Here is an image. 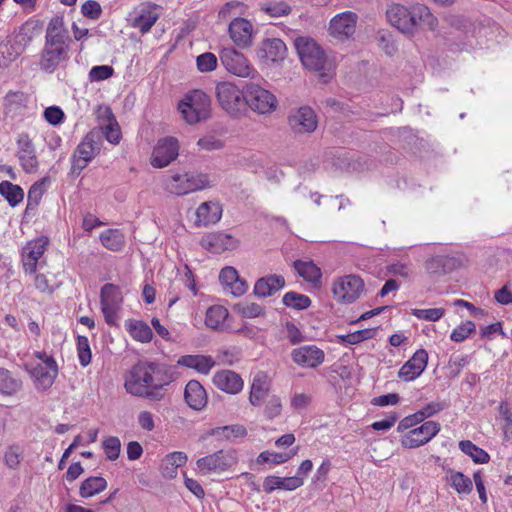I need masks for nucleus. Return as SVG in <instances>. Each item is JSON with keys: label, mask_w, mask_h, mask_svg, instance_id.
Wrapping results in <instances>:
<instances>
[{"label": "nucleus", "mask_w": 512, "mask_h": 512, "mask_svg": "<svg viewBox=\"0 0 512 512\" xmlns=\"http://www.w3.org/2000/svg\"><path fill=\"white\" fill-rule=\"evenodd\" d=\"M459 448L463 453L470 456L476 463L484 464L487 463L490 459L486 451L477 447L469 440L460 441Z\"/></svg>", "instance_id": "de8ad7c7"}, {"label": "nucleus", "mask_w": 512, "mask_h": 512, "mask_svg": "<svg viewBox=\"0 0 512 512\" xmlns=\"http://www.w3.org/2000/svg\"><path fill=\"white\" fill-rule=\"evenodd\" d=\"M385 14L392 27L410 37L422 29L435 31L439 25L438 19L431 9L420 2H413L408 6L401 3H390Z\"/></svg>", "instance_id": "f03ea898"}, {"label": "nucleus", "mask_w": 512, "mask_h": 512, "mask_svg": "<svg viewBox=\"0 0 512 512\" xmlns=\"http://www.w3.org/2000/svg\"><path fill=\"white\" fill-rule=\"evenodd\" d=\"M411 314L419 320L435 322L440 320L444 314V308L412 309Z\"/></svg>", "instance_id": "6e6d98bb"}, {"label": "nucleus", "mask_w": 512, "mask_h": 512, "mask_svg": "<svg viewBox=\"0 0 512 512\" xmlns=\"http://www.w3.org/2000/svg\"><path fill=\"white\" fill-rule=\"evenodd\" d=\"M293 362L301 367L316 368L325 360V353L316 345H304L291 352Z\"/></svg>", "instance_id": "5701e85b"}, {"label": "nucleus", "mask_w": 512, "mask_h": 512, "mask_svg": "<svg viewBox=\"0 0 512 512\" xmlns=\"http://www.w3.org/2000/svg\"><path fill=\"white\" fill-rule=\"evenodd\" d=\"M476 331V325L472 321H466L453 329L450 339L454 342L460 343L470 337Z\"/></svg>", "instance_id": "864d4df0"}, {"label": "nucleus", "mask_w": 512, "mask_h": 512, "mask_svg": "<svg viewBox=\"0 0 512 512\" xmlns=\"http://www.w3.org/2000/svg\"><path fill=\"white\" fill-rule=\"evenodd\" d=\"M446 481L458 494H469L473 489L472 480L459 471L449 469Z\"/></svg>", "instance_id": "4c0bfd02"}, {"label": "nucleus", "mask_w": 512, "mask_h": 512, "mask_svg": "<svg viewBox=\"0 0 512 512\" xmlns=\"http://www.w3.org/2000/svg\"><path fill=\"white\" fill-rule=\"evenodd\" d=\"M331 291L338 303L351 304L363 294L364 282L357 275H344L333 280Z\"/></svg>", "instance_id": "9b49d317"}, {"label": "nucleus", "mask_w": 512, "mask_h": 512, "mask_svg": "<svg viewBox=\"0 0 512 512\" xmlns=\"http://www.w3.org/2000/svg\"><path fill=\"white\" fill-rule=\"evenodd\" d=\"M187 462V456L184 452L175 451L168 454L162 463L163 475L169 478L176 476V470Z\"/></svg>", "instance_id": "a19ab883"}, {"label": "nucleus", "mask_w": 512, "mask_h": 512, "mask_svg": "<svg viewBox=\"0 0 512 512\" xmlns=\"http://www.w3.org/2000/svg\"><path fill=\"white\" fill-rule=\"evenodd\" d=\"M0 195H2L12 207L17 206L24 199L23 189L19 185L9 181H2L0 183Z\"/></svg>", "instance_id": "37998d69"}, {"label": "nucleus", "mask_w": 512, "mask_h": 512, "mask_svg": "<svg viewBox=\"0 0 512 512\" xmlns=\"http://www.w3.org/2000/svg\"><path fill=\"white\" fill-rule=\"evenodd\" d=\"M213 384L226 393L237 394L243 389L244 382L239 374L225 369L214 374Z\"/></svg>", "instance_id": "bb28decb"}, {"label": "nucleus", "mask_w": 512, "mask_h": 512, "mask_svg": "<svg viewBox=\"0 0 512 512\" xmlns=\"http://www.w3.org/2000/svg\"><path fill=\"white\" fill-rule=\"evenodd\" d=\"M304 484L302 477H278V476H267L263 482V490L266 493H271L276 489L285 491H294Z\"/></svg>", "instance_id": "2f4dec72"}, {"label": "nucleus", "mask_w": 512, "mask_h": 512, "mask_svg": "<svg viewBox=\"0 0 512 512\" xmlns=\"http://www.w3.org/2000/svg\"><path fill=\"white\" fill-rule=\"evenodd\" d=\"M285 279L281 275H269L257 280L254 286V293L259 297H268L282 289Z\"/></svg>", "instance_id": "473e14b6"}, {"label": "nucleus", "mask_w": 512, "mask_h": 512, "mask_svg": "<svg viewBox=\"0 0 512 512\" xmlns=\"http://www.w3.org/2000/svg\"><path fill=\"white\" fill-rule=\"evenodd\" d=\"M262 10L271 17H282L291 12V7L288 3L279 1L265 5Z\"/></svg>", "instance_id": "bf43d9fd"}, {"label": "nucleus", "mask_w": 512, "mask_h": 512, "mask_svg": "<svg viewBox=\"0 0 512 512\" xmlns=\"http://www.w3.org/2000/svg\"><path fill=\"white\" fill-rule=\"evenodd\" d=\"M294 46L301 63L306 69L317 72L324 81L333 77L336 67L335 61L325 53L314 39L307 36L297 37Z\"/></svg>", "instance_id": "20e7f679"}, {"label": "nucleus", "mask_w": 512, "mask_h": 512, "mask_svg": "<svg viewBox=\"0 0 512 512\" xmlns=\"http://www.w3.org/2000/svg\"><path fill=\"white\" fill-rule=\"evenodd\" d=\"M102 448L108 460L115 461L121 451L120 439L116 436H109L102 442Z\"/></svg>", "instance_id": "5fc2aeb1"}, {"label": "nucleus", "mask_w": 512, "mask_h": 512, "mask_svg": "<svg viewBox=\"0 0 512 512\" xmlns=\"http://www.w3.org/2000/svg\"><path fill=\"white\" fill-rule=\"evenodd\" d=\"M44 118L48 123L58 125L63 122L64 113L59 107L51 106L45 109Z\"/></svg>", "instance_id": "774afa93"}, {"label": "nucleus", "mask_w": 512, "mask_h": 512, "mask_svg": "<svg viewBox=\"0 0 512 512\" xmlns=\"http://www.w3.org/2000/svg\"><path fill=\"white\" fill-rule=\"evenodd\" d=\"M101 311L107 324L115 325L123 304L121 289L111 283L105 284L100 292Z\"/></svg>", "instance_id": "f8f14e48"}, {"label": "nucleus", "mask_w": 512, "mask_h": 512, "mask_svg": "<svg viewBox=\"0 0 512 512\" xmlns=\"http://www.w3.org/2000/svg\"><path fill=\"white\" fill-rule=\"evenodd\" d=\"M228 33L233 43L239 48H248L252 44L254 28L246 18L235 17L228 26Z\"/></svg>", "instance_id": "412c9836"}, {"label": "nucleus", "mask_w": 512, "mask_h": 512, "mask_svg": "<svg viewBox=\"0 0 512 512\" xmlns=\"http://www.w3.org/2000/svg\"><path fill=\"white\" fill-rule=\"evenodd\" d=\"M22 387V381L14 377L8 370L0 369V393L13 395Z\"/></svg>", "instance_id": "a18cd8bd"}, {"label": "nucleus", "mask_w": 512, "mask_h": 512, "mask_svg": "<svg viewBox=\"0 0 512 512\" xmlns=\"http://www.w3.org/2000/svg\"><path fill=\"white\" fill-rule=\"evenodd\" d=\"M179 155V142L175 137L167 136L157 141L150 159L155 168L167 167Z\"/></svg>", "instance_id": "2eb2a0df"}, {"label": "nucleus", "mask_w": 512, "mask_h": 512, "mask_svg": "<svg viewBox=\"0 0 512 512\" xmlns=\"http://www.w3.org/2000/svg\"><path fill=\"white\" fill-rule=\"evenodd\" d=\"M212 435L217 437H223L227 440L244 437L247 434V430L242 425H230L217 427L212 430Z\"/></svg>", "instance_id": "3c124183"}, {"label": "nucleus", "mask_w": 512, "mask_h": 512, "mask_svg": "<svg viewBox=\"0 0 512 512\" xmlns=\"http://www.w3.org/2000/svg\"><path fill=\"white\" fill-rule=\"evenodd\" d=\"M245 106L252 111L266 115L273 113L278 107L276 96L261 85L250 82L245 85Z\"/></svg>", "instance_id": "6e6552de"}, {"label": "nucleus", "mask_w": 512, "mask_h": 512, "mask_svg": "<svg viewBox=\"0 0 512 512\" xmlns=\"http://www.w3.org/2000/svg\"><path fill=\"white\" fill-rule=\"evenodd\" d=\"M282 301L287 307L297 310H304L311 305V300L308 296L292 291L285 293Z\"/></svg>", "instance_id": "8fccbe9b"}, {"label": "nucleus", "mask_w": 512, "mask_h": 512, "mask_svg": "<svg viewBox=\"0 0 512 512\" xmlns=\"http://www.w3.org/2000/svg\"><path fill=\"white\" fill-rule=\"evenodd\" d=\"M184 396L187 404L194 410H201L207 403L206 391L196 380L187 383Z\"/></svg>", "instance_id": "72a5a7b5"}, {"label": "nucleus", "mask_w": 512, "mask_h": 512, "mask_svg": "<svg viewBox=\"0 0 512 512\" xmlns=\"http://www.w3.org/2000/svg\"><path fill=\"white\" fill-rule=\"evenodd\" d=\"M282 411V404L280 398L277 396H271L267 398L265 405V414L269 419H273L280 415Z\"/></svg>", "instance_id": "0e129e2a"}, {"label": "nucleus", "mask_w": 512, "mask_h": 512, "mask_svg": "<svg viewBox=\"0 0 512 512\" xmlns=\"http://www.w3.org/2000/svg\"><path fill=\"white\" fill-rule=\"evenodd\" d=\"M16 144L17 157L23 170L26 173L36 172L38 169V159L32 139L28 134L21 133L17 137Z\"/></svg>", "instance_id": "6ab92c4d"}, {"label": "nucleus", "mask_w": 512, "mask_h": 512, "mask_svg": "<svg viewBox=\"0 0 512 512\" xmlns=\"http://www.w3.org/2000/svg\"><path fill=\"white\" fill-rule=\"evenodd\" d=\"M70 36L64 25L63 18L53 17L48 23L45 35V45L39 61L40 68L53 72L68 57Z\"/></svg>", "instance_id": "7ed1b4c3"}, {"label": "nucleus", "mask_w": 512, "mask_h": 512, "mask_svg": "<svg viewBox=\"0 0 512 512\" xmlns=\"http://www.w3.org/2000/svg\"><path fill=\"white\" fill-rule=\"evenodd\" d=\"M177 363L178 365L195 369L202 374H208L215 365L213 358L205 355H184L178 359Z\"/></svg>", "instance_id": "f704fd0d"}, {"label": "nucleus", "mask_w": 512, "mask_h": 512, "mask_svg": "<svg viewBox=\"0 0 512 512\" xmlns=\"http://www.w3.org/2000/svg\"><path fill=\"white\" fill-rule=\"evenodd\" d=\"M238 313L245 318H256L263 314L264 309L257 303H240L237 305Z\"/></svg>", "instance_id": "680f3d73"}, {"label": "nucleus", "mask_w": 512, "mask_h": 512, "mask_svg": "<svg viewBox=\"0 0 512 512\" xmlns=\"http://www.w3.org/2000/svg\"><path fill=\"white\" fill-rule=\"evenodd\" d=\"M246 5L239 1L227 2L219 11V18L227 20L229 18L239 17L246 12Z\"/></svg>", "instance_id": "603ef678"}, {"label": "nucleus", "mask_w": 512, "mask_h": 512, "mask_svg": "<svg viewBox=\"0 0 512 512\" xmlns=\"http://www.w3.org/2000/svg\"><path fill=\"white\" fill-rule=\"evenodd\" d=\"M228 315V310L224 306H211L206 311L205 324L213 330L222 329Z\"/></svg>", "instance_id": "ea45409f"}, {"label": "nucleus", "mask_w": 512, "mask_h": 512, "mask_svg": "<svg viewBox=\"0 0 512 512\" xmlns=\"http://www.w3.org/2000/svg\"><path fill=\"white\" fill-rule=\"evenodd\" d=\"M219 280L233 296H242L248 289L247 283L240 279L234 267L227 266L220 271Z\"/></svg>", "instance_id": "c756f323"}, {"label": "nucleus", "mask_w": 512, "mask_h": 512, "mask_svg": "<svg viewBox=\"0 0 512 512\" xmlns=\"http://www.w3.org/2000/svg\"><path fill=\"white\" fill-rule=\"evenodd\" d=\"M25 370L28 372L33 380L35 389L38 391L48 390L55 382L58 375V365L56 361H51L50 364H34V362H27Z\"/></svg>", "instance_id": "4468645a"}, {"label": "nucleus", "mask_w": 512, "mask_h": 512, "mask_svg": "<svg viewBox=\"0 0 512 512\" xmlns=\"http://www.w3.org/2000/svg\"><path fill=\"white\" fill-rule=\"evenodd\" d=\"M446 407L445 403L435 401L426 404L421 410L417 411L415 413V417L420 420L421 422L424 421L426 418L431 417L440 411L444 410Z\"/></svg>", "instance_id": "052dcab7"}, {"label": "nucleus", "mask_w": 512, "mask_h": 512, "mask_svg": "<svg viewBox=\"0 0 512 512\" xmlns=\"http://www.w3.org/2000/svg\"><path fill=\"white\" fill-rule=\"evenodd\" d=\"M98 118L106 140L111 144H118L121 139V131L110 108L100 107L98 110Z\"/></svg>", "instance_id": "c85d7f7f"}, {"label": "nucleus", "mask_w": 512, "mask_h": 512, "mask_svg": "<svg viewBox=\"0 0 512 512\" xmlns=\"http://www.w3.org/2000/svg\"><path fill=\"white\" fill-rule=\"evenodd\" d=\"M238 463V453L234 449L219 450L196 462L199 472L203 475L221 474Z\"/></svg>", "instance_id": "1a4fd4ad"}, {"label": "nucleus", "mask_w": 512, "mask_h": 512, "mask_svg": "<svg viewBox=\"0 0 512 512\" xmlns=\"http://www.w3.org/2000/svg\"><path fill=\"white\" fill-rule=\"evenodd\" d=\"M200 244L205 250L219 254L236 249L239 241L232 235L224 232H211L201 238Z\"/></svg>", "instance_id": "4be33fe9"}, {"label": "nucleus", "mask_w": 512, "mask_h": 512, "mask_svg": "<svg viewBox=\"0 0 512 512\" xmlns=\"http://www.w3.org/2000/svg\"><path fill=\"white\" fill-rule=\"evenodd\" d=\"M99 152L100 143L96 140V134L94 132L88 133L73 153L72 172L79 175Z\"/></svg>", "instance_id": "ddd939ff"}, {"label": "nucleus", "mask_w": 512, "mask_h": 512, "mask_svg": "<svg viewBox=\"0 0 512 512\" xmlns=\"http://www.w3.org/2000/svg\"><path fill=\"white\" fill-rule=\"evenodd\" d=\"M288 123L295 133L305 134L311 133L317 128L318 119L311 107L302 106L290 113Z\"/></svg>", "instance_id": "a211bd4d"}, {"label": "nucleus", "mask_w": 512, "mask_h": 512, "mask_svg": "<svg viewBox=\"0 0 512 512\" xmlns=\"http://www.w3.org/2000/svg\"><path fill=\"white\" fill-rule=\"evenodd\" d=\"M48 241L45 238H37L28 242L22 250V264L25 273L32 274L36 271L38 261L44 254Z\"/></svg>", "instance_id": "b1692460"}, {"label": "nucleus", "mask_w": 512, "mask_h": 512, "mask_svg": "<svg viewBox=\"0 0 512 512\" xmlns=\"http://www.w3.org/2000/svg\"><path fill=\"white\" fill-rule=\"evenodd\" d=\"M114 69L108 65L94 66L90 72L89 77L91 81H103L113 75Z\"/></svg>", "instance_id": "e2e57ef3"}, {"label": "nucleus", "mask_w": 512, "mask_h": 512, "mask_svg": "<svg viewBox=\"0 0 512 512\" xmlns=\"http://www.w3.org/2000/svg\"><path fill=\"white\" fill-rule=\"evenodd\" d=\"M81 12L85 17H88L90 19H98L101 15V6L96 1H86L82 7Z\"/></svg>", "instance_id": "338daca9"}, {"label": "nucleus", "mask_w": 512, "mask_h": 512, "mask_svg": "<svg viewBox=\"0 0 512 512\" xmlns=\"http://www.w3.org/2000/svg\"><path fill=\"white\" fill-rule=\"evenodd\" d=\"M196 65L202 73L214 71L218 65L217 57L211 52H205L196 58Z\"/></svg>", "instance_id": "4d7b16f0"}, {"label": "nucleus", "mask_w": 512, "mask_h": 512, "mask_svg": "<svg viewBox=\"0 0 512 512\" xmlns=\"http://www.w3.org/2000/svg\"><path fill=\"white\" fill-rule=\"evenodd\" d=\"M178 110L185 122L190 125L204 121L210 116V97L202 90H193L182 98Z\"/></svg>", "instance_id": "423d86ee"}, {"label": "nucleus", "mask_w": 512, "mask_h": 512, "mask_svg": "<svg viewBox=\"0 0 512 512\" xmlns=\"http://www.w3.org/2000/svg\"><path fill=\"white\" fill-rule=\"evenodd\" d=\"M198 146L207 151L219 150L223 147V142L213 135H207L200 138L197 142Z\"/></svg>", "instance_id": "69168bd1"}, {"label": "nucleus", "mask_w": 512, "mask_h": 512, "mask_svg": "<svg viewBox=\"0 0 512 512\" xmlns=\"http://www.w3.org/2000/svg\"><path fill=\"white\" fill-rule=\"evenodd\" d=\"M77 351H78V359L80 364L83 367H86L91 362V350L89 346L88 338L85 336H78L77 339Z\"/></svg>", "instance_id": "13d9d810"}, {"label": "nucleus", "mask_w": 512, "mask_h": 512, "mask_svg": "<svg viewBox=\"0 0 512 512\" xmlns=\"http://www.w3.org/2000/svg\"><path fill=\"white\" fill-rule=\"evenodd\" d=\"M220 61L226 71L236 77L254 79L258 76L249 59L233 47L221 50Z\"/></svg>", "instance_id": "9d476101"}, {"label": "nucleus", "mask_w": 512, "mask_h": 512, "mask_svg": "<svg viewBox=\"0 0 512 512\" xmlns=\"http://www.w3.org/2000/svg\"><path fill=\"white\" fill-rule=\"evenodd\" d=\"M126 328L133 339L146 343L153 337L151 328L142 321L129 320L126 322Z\"/></svg>", "instance_id": "c03bdc74"}, {"label": "nucleus", "mask_w": 512, "mask_h": 512, "mask_svg": "<svg viewBox=\"0 0 512 512\" xmlns=\"http://www.w3.org/2000/svg\"><path fill=\"white\" fill-rule=\"evenodd\" d=\"M428 362V354L424 349L417 350L414 355L400 368L399 378L404 381H412L419 377L425 370Z\"/></svg>", "instance_id": "393cba45"}, {"label": "nucleus", "mask_w": 512, "mask_h": 512, "mask_svg": "<svg viewBox=\"0 0 512 512\" xmlns=\"http://www.w3.org/2000/svg\"><path fill=\"white\" fill-rule=\"evenodd\" d=\"M223 209L218 201H206L196 209L195 225L207 227L218 223L222 217Z\"/></svg>", "instance_id": "a878e982"}, {"label": "nucleus", "mask_w": 512, "mask_h": 512, "mask_svg": "<svg viewBox=\"0 0 512 512\" xmlns=\"http://www.w3.org/2000/svg\"><path fill=\"white\" fill-rule=\"evenodd\" d=\"M159 18L157 6L150 4L141 5L137 15L132 20V26L141 33H147Z\"/></svg>", "instance_id": "7c9ffc66"}, {"label": "nucleus", "mask_w": 512, "mask_h": 512, "mask_svg": "<svg viewBox=\"0 0 512 512\" xmlns=\"http://www.w3.org/2000/svg\"><path fill=\"white\" fill-rule=\"evenodd\" d=\"M357 20V14L352 11L335 15L330 21V34L338 40L350 38L355 33Z\"/></svg>", "instance_id": "aec40b11"}, {"label": "nucleus", "mask_w": 512, "mask_h": 512, "mask_svg": "<svg viewBox=\"0 0 512 512\" xmlns=\"http://www.w3.org/2000/svg\"><path fill=\"white\" fill-rule=\"evenodd\" d=\"M163 189L176 196H184L211 187L207 174L199 172H171L162 179Z\"/></svg>", "instance_id": "39448f33"}, {"label": "nucleus", "mask_w": 512, "mask_h": 512, "mask_svg": "<svg viewBox=\"0 0 512 512\" xmlns=\"http://www.w3.org/2000/svg\"><path fill=\"white\" fill-rule=\"evenodd\" d=\"M440 431V425L434 421H426L421 426L406 432L401 438L405 448H417L429 442Z\"/></svg>", "instance_id": "dca6fc26"}, {"label": "nucleus", "mask_w": 512, "mask_h": 512, "mask_svg": "<svg viewBox=\"0 0 512 512\" xmlns=\"http://www.w3.org/2000/svg\"><path fill=\"white\" fill-rule=\"evenodd\" d=\"M175 380L171 366L164 363L146 362L132 367L126 376L124 387L127 393L153 401L164 398V388Z\"/></svg>", "instance_id": "f257e3e1"}, {"label": "nucleus", "mask_w": 512, "mask_h": 512, "mask_svg": "<svg viewBox=\"0 0 512 512\" xmlns=\"http://www.w3.org/2000/svg\"><path fill=\"white\" fill-rule=\"evenodd\" d=\"M297 450L291 451L289 453H279V452H273V451H263L261 452L257 457V463L263 464V463H272V464H283L290 460L294 455H296Z\"/></svg>", "instance_id": "09e8293b"}, {"label": "nucleus", "mask_w": 512, "mask_h": 512, "mask_svg": "<svg viewBox=\"0 0 512 512\" xmlns=\"http://www.w3.org/2000/svg\"><path fill=\"white\" fill-rule=\"evenodd\" d=\"M271 381L265 372H257L252 380L249 402L253 406H260L267 398H269V391Z\"/></svg>", "instance_id": "cd10ccee"}, {"label": "nucleus", "mask_w": 512, "mask_h": 512, "mask_svg": "<svg viewBox=\"0 0 512 512\" xmlns=\"http://www.w3.org/2000/svg\"><path fill=\"white\" fill-rule=\"evenodd\" d=\"M107 488V481L103 477H89L80 486L79 494L83 498H90Z\"/></svg>", "instance_id": "79ce46f5"}, {"label": "nucleus", "mask_w": 512, "mask_h": 512, "mask_svg": "<svg viewBox=\"0 0 512 512\" xmlns=\"http://www.w3.org/2000/svg\"><path fill=\"white\" fill-rule=\"evenodd\" d=\"M293 267L305 281L317 286L322 277L321 269L312 261L296 260Z\"/></svg>", "instance_id": "c9c22d12"}, {"label": "nucleus", "mask_w": 512, "mask_h": 512, "mask_svg": "<svg viewBox=\"0 0 512 512\" xmlns=\"http://www.w3.org/2000/svg\"><path fill=\"white\" fill-rule=\"evenodd\" d=\"M33 38V26L30 23L23 24L12 36V47L17 55L21 54L30 44Z\"/></svg>", "instance_id": "58836bf2"}, {"label": "nucleus", "mask_w": 512, "mask_h": 512, "mask_svg": "<svg viewBox=\"0 0 512 512\" xmlns=\"http://www.w3.org/2000/svg\"><path fill=\"white\" fill-rule=\"evenodd\" d=\"M216 98L221 108L230 116L237 117L245 110V89L223 81L216 85Z\"/></svg>", "instance_id": "0eeeda50"}, {"label": "nucleus", "mask_w": 512, "mask_h": 512, "mask_svg": "<svg viewBox=\"0 0 512 512\" xmlns=\"http://www.w3.org/2000/svg\"><path fill=\"white\" fill-rule=\"evenodd\" d=\"M28 97L21 91H10L5 96V109L6 113L15 114L23 107L26 106Z\"/></svg>", "instance_id": "49530a36"}, {"label": "nucleus", "mask_w": 512, "mask_h": 512, "mask_svg": "<svg viewBox=\"0 0 512 512\" xmlns=\"http://www.w3.org/2000/svg\"><path fill=\"white\" fill-rule=\"evenodd\" d=\"M256 55L266 65L280 64L287 56V47L279 38H268L260 43Z\"/></svg>", "instance_id": "f3484780"}, {"label": "nucleus", "mask_w": 512, "mask_h": 512, "mask_svg": "<svg viewBox=\"0 0 512 512\" xmlns=\"http://www.w3.org/2000/svg\"><path fill=\"white\" fill-rule=\"evenodd\" d=\"M101 244L108 250L117 252L125 245V236L119 229H107L100 233Z\"/></svg>", "instance_id": "e433bc0d"}]
</instances>
